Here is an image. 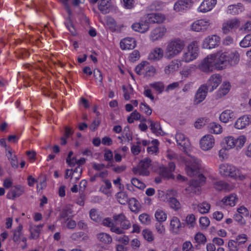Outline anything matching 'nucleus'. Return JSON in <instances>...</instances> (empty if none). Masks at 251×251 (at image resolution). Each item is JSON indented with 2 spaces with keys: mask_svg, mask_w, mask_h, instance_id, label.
Returning <instances> with one entry per match:
<instances>
[{
  "mask_svg": "<svg viewBox=\"0 0 251 251\" xmlns=\"http://www.w3.org/2000/svg\"><path fill=\"white\" fill-rule=\"evenodd\" d=\"M185 223L189 228H193L196 225V218L193 214L188 215L185 219Z\"/></svg>",
  "mask_w": 251,
  "mask_h": 251,
  "instance_id": "57",
  "label": "nucleus"
},
{
  "mask_svg": "<svg viewBox=\"0 0 251 251\" xmlns=\"http://www.w3.org/2000/svg\"><path fill=\"white\" fill-rule=\"evenodd\" d=\"M236 116L235 111L231 109H226L221 113L219 119L222 123L227 124L234 121Z\"/></svg>",
  "mask_w": 251,
  "mask_h": 251,
  "instance_id": "21",
  "label": "nucleus"
},
{
  "mask_svg": "<svg viewBox=\"0 0 251 251\" xmlns=\"http://www.w3.org/2000/svg\"><path fill=\"white\" fill-rule=\"evenodd\" d=\"M176 165L173 162H170L168 164V167H165L163 165H161L159 167V174L163 178L169 179H174L175 176L173 172L175 171Z\"/></svg>",
  "mask_w": 251,
  "mask_h": 251,
  "instance_id": "14",
  "label": "nucleus"
},
{
  "mask_svg": "<svg viewBox=\"0 0 251 251\" xmlns=\"http://www.w3.org/2000/svg\"><path fill=\"white\" fill-rule=\"evenodd\" d=\"M150 86L154 90L156 93L160 94L165 89L164 83L161 81H156L150 84Z\"/></svg>",
  "mask_w": 251,
  "mask_h": 251,
  "instance_id": "48",
  "label": "nucleus"
},
{
  "mask_svg": "<svg viewBox=\"0 0 251 251\" xmlns=\"http://www.w3.org/2000/svg\"><path fill=\"white\" fill-rule=\"evenodd\" d=\"M24 192V187L20 185L15 186L11 188L7 194V198L9 199L14 200L21 196Z\"/></svg>",
  "mask_w": 251,
  "mask_h": 251,
  "instance_id": "32",
  "label": "nucleus"
},
{
  "mask_svg": "<svg viewBox=\"0 0 251 251\" xmlns=\"http://www.w3.org/2000/svg\"><path fill=\"white\" fill-rule=\"evenodd\" d=\"M185 164V171L188 175L193 176L196 175L200 169V165L196 158H182Z\"/></svg>",
  "mask_w": 251,
  "mask_h": 251,
  "instance_id": "7",
  "label": "nucleus"
},
{
  "mask_svg": "<svg viewBox=\"0 0 251 251\" xmlns=\"http://www.w3.org/2000/svg\"><path fill=\"white\" fill-rule=\"evenodd\" d=\"M149 24L154 23H162L165 20V16L160 13H150L145 15Z\"/></svg>",
  "mask_w": 251,
  "mask_h": 251,
  "instance_id": "26",
  "label": "nucleus"
},
{
  "mask_svg": "<svg viewBox=\"0 0 251 251\" xmlns=\"http://www.w3.org/2000/svg\"><path fill=\"white\" fill-rule=\"evenodd\" d=\"M130 210L133 212H138L140 209L141 205L138 201L134 198L129 199L127 201Z\"/></svg>",
  "mask_w": 251,
  "mask_h": 251,
  "instance_id": "40",
  "label": "nucleus"
},
{
  "mask_svg": "<svg viewBox=\"0 0 251 251\" xmlns=\"http://www.w3.org/2000/svg\"><path fill=\"white\" fill-rule=\"evenodd\" d=\"M61 223L62 225H65L66 228L70 229H74L76 226V222L72 219H67Z\"/></svg>",
  "mask_w": 251,
  "mask_h": 251,
  "instance_id": "59",
  "label": "nucleus"
},
{
  "mask_svg": "<svg viewBox=\"0 0 251 251\" xmlns=\"http://www.w3.org/2000/svg\"><path fill=\"white\" fill-rule=\"evenodd\" d=\"M44 226L43 224L38 225L30 224L29 227V231L30 232L29 239H37L40 234V232Z\"/></svg>",
  "mask_w": 251,
  "mask_h": 251,
  "instance_id": "33",
  "label": "nucleus"
},
{
  "mask_svg": "<svg viewBox=\"0 0 251 251\" xmlns=\"http://www.w3.org/2000/svg\"><path fill=\"white\" fill-rule=\"evenodd\" d=\"M166 33L167 29L164 26H157L151 31L149 39L152 42L160 41L165 36Z\"/></svg>",
  "mask_w": 251,
  "mask_h": 251,
  "instance_id": "12",
  "label": "nucleus"
},
{
  "mask_svg": "<svg viewBox=\"0 0 251 251\" xmlns=\"http://www.w3.org/2000/svg\"><path fill=\"white\" fill-rule=\"evenodd\" d=\"M234 170L232 173L231 178L236 180L243 181L246 179L247 176L245 173H243L242 169L237 168L236 167L234 168Z\"/></svg>",
  "mask_w": 251,
  "mask_h": 251,
  "instance_id": "39",
  "label": "nucleus"
},
{
  "mask_svg": "<svg viewBox=\"0 0 251 251\" xmlns=\"http://www.w3.org/2000/svg\"><path fill=\"white\" fill-rule=\"evenodd\" d=\"M215 143V138L211 134L205 135L200 140V148L204 151L211 150L214 146Z\"/></svg>",
  "mask_w": 251,
  "mask_h": 251,
  "instance_id": "18",
  "label": "nucleus"
},
{
  "mask_svg": "<svg viewBox=\"0 0 251 251\" xmlns=\"http://www.w3.org/2000/svg\"><path fill=\"white\" fill-rule=\"evenodd\" d=\"M66 161L70 167L75 168L71 170L73 175H74L75 173H80L82 172L81 167L85 163L86 160L85 158H67Z\"/></svg>",
  "mask_w": 251,
  "mask_h": 251,
  "instance_id": "15",
  "label": "nucleus"
},
{
  "mask_svg": "<svg viewBox=\"0 0 251 251\" xmlns=\"http://www.w3.org/2000/svg\"><path fill=\"white\" fill-rule=\"evenodd\" d=\"M104 25L108 28H109L112 31H116L120 30V27L117 25L115 20L109 16L105 17Z\"/></svg>",
  "mask_w": 251,
  "mask_h": 251,
  "instance_id": "35",
  "label": "nucleus"
},
{
  "mask_svg": "<svg viewBox=\"0 0 251 251\" xmlns=\"http://www.w3.org/2000/svg\"><path fill=\"white\" fill-rule=\"evenodd\" d=\"M159 142L157 140L154 139L151 141L150 146L147 148V151L150 155H156L158 152Z\"/></svg>",
  "mask_w": 251,
  "mask_h": 251,
  "instance_id": "41",
  "label": "nucleus"
},
{
  "mask_svg": "<svg viewBox=\"0 0 251 251\" xmlns=\"http://www.w3.org/2000/svg\"><path fill=\"white\" fill-rule=\"evenodd\" d=\"M210 204L205 201L198 204L195 208L200 213L204 214L209 212L210 209Z\"/></svg>",
  "mask_w": 251,
  "mask_h": 251,
  "instance_id": "46",
  "label": "nucleus"
},
{
  "mask_svg": "<svg viewBox=\"0 0 251 251\" xmlns=\"http://www.w3.org/2000/svg\"><path fill=\"white\" fill-rule=\"evenodd\" d=\"M194 239L196 242L199 244H204L207 241L205 235L201 232H198L196 233Z\"/></svg>",
  "mask_w": 251,
  "mask_h": 251,
  "instance_id": "62",
  "label": "nucleus"
},
{
  "mask_svg": "<svg viewBox=\"0 0 251 251\" xmlns=\"http://www.w3.org/2000/svg\"><path fill=\"white\" fill-rule=\"evenodd\" d=\"M164 50L160 47H155L153 49L148 55L150 60L157 61L160 60L164 56Z\"/></svg>",
  "mask_w": 251,
  "mask_h": 251,
  "instance_id": "28",
  "label": "nucleus"
},
{
  "mask_svg": "<svg viewBox=\"0 0 251 251\" xmlns=\"http://www.w3.org/2000/svg\"><path fill=\"white\" fill-rule=\"evenodd\" d=\"M237 199V195L235 193H232L224 197L220 201V203L221 205L233 207L235 205Z\"/></svg>",
  "mask_w": 251,
  "mask_h": 251,
  "instance_id": "31",
  "label": "nucleus"
},
{
  "mask_svg": "<svg viewBox=\"0 0 251 251\" xmlns=\"http://www.w3.org/2000/svg\"><path fill=\"white\" fill-rule=\"evenodd\" d=\"M0 146L5 148L6 155L7 157L16 156V155L14 154L13 150L6 145V141L5 138L0 139Z\"/></svg>",
  "mask_w": 251,
  "mask_h": 251,
  "instance_id": "56",
  "label": "nucleus"
},
{
  "mask_svg": "<svg viewBox=\"0 0 251 251\" xmlns=\"http://www.w3.org/2000/svg\"><path fill=\"white\" fill-rule=\"evenodd\" d=\"M164 6V3L159 0L153 1L148 7V10L156 11L161 10Z\"/></svg>",
  "mask_w": 251,
  "mask_h": 251,
  "instance_id": "54",
  "label": "nucleus"
},
{
  "mask_svg": "<svg viewBox=\"0 0 251 251\" xmlns=\"http://www.w3.org/2000/svg\"><path fill=\"white\" fill-rule=\"evenodd\" d=\"M251 124V115H244L239 117L234 122L233 126L238 130L246 128Z\"/></svg>",
  "mask_w": 251,
  "mask_h": 251,
  "instance_id": "20",
  "label": "nucleus"
},
{
  "mask_svg": "<svg viewBox=\"0 0 251 251\" xmlns=\"http://www.w3.org/2000/svg\"><path fill=\"white\" fill-rule=\"evenodd\" d=\"M175 138L177 144L182 148V150L185 152L186 155L190 156L189 153L193 151V148L185 135L180 132H177Z\"/></svg>",
  "mask_w": 251,
  "mask_h": 251,
  "instance_id": "10",
  "label": "nucleus"
},
{
  "mask_svg": "<svg viewBox=\"0 0 251 251\" xmlns=\"http://www.w3.org/2000/svg\"><path fill=\"white\" fill-rule=\"evenodd\" d=\"M221 38L216 34L209 35L202 40L201 46L203 49L212 50L218 47L220 44Z\"/></svg>",
  "mask_w": 251,
  "mask_h": 251,
  "instance_id": "8",
  "label": "nucleus"
},
{
  "mask_svg": "<svg viewBox=\"0 0 251 251\" xmlns=\"http://www.w3.org/2000/svg\"><path fill=\"white\" fill-rule=\"evenodd\" d=\"M154 217L158 222L163 223L166 221L167 215L164 210L158 209L155 211Z\"/></svg>",
  "mask_w": 251,
  "mask_h": 251,
  "instance_id": "44",
  "label": "nucleus"
},
{
  "mask_svg": "<svg viewBox=\"0 0 251 251\" xmlns=\"http://www.w3.org/2000/svg\"><path fill=\"white\" fill-rule=\"evenodd\" d=\"M103 181L104 184L101 185L100 190L107 196L110 197L112 195V191L111 190L112 184L108 179H104Z\"/></svg>",
  "mask_w": 251,
  "mask_h": 251,
  "instance_id": "38",
  "label": "nucleus"
},
{
  "mask_svg": "<svg viewBox=\"0 0 251 251\" xmlns=\"http://www.w3.org/2000/svg\"><path fill=\"white\" fill-rule=\"evenodd\" d=\"M221 81V76L219 74H214L209 77L205 85L208 87V91L211 92L217 88Z\"/></svg>",
  "mask_w": 251,
  "mask_h": 251,
  "instance_id": "25",
  "label": "nucleus"
},
{
  "mask_svg": "<svg viewBox=\"0 0 251 251\" xmlns=\"http://www.w3.org/2000/svg\"><path fill=\"white\" fill-rule=\"evenodd\" d=\"M168 203L170 208L175 211H177L181 209V203L176 197L171 198Z\"/></svg>",
  "mask_w": 251,
  "mask_h": 251,
  "instance_id": "50",
  "label": "nucleus"
},
{
  "mask_svg": "<svg viewBox=\"0 0 251 251\" xmlns=\"http://www.w3.org/2000/svg\"><path fill=\"white\" fill-rule=\"evenodd\" d=\"M239 45L241 48H248L251 46V34L245 36L240 42Z\"/></svg>",
  "mask_w": 251,
  "mask_h": 251,
  "instance_id": "58",
  "label": "nucleus"
},
{
  "mask_svg": "<svg viewBox=\"0 0 251 251\" xmlns=\"http://www.w3.org/2000/svg\"><path fill=\"white\" fill-rule=\"evenodd\" d=\"M185 46V42L179 38H175L169 42L165 50L166 57L173 58L180 54Z\"/></svg>",
  "mask_w": 251,
  "mask_h": 251,
  "instance_id": "3",
  "label": "nucleus"
},
{
  "mask_svg": "<svg viewBox=\"0 0 251 251\" xmlns=\"http://www.w3.org/2000/svg\"><path fill=\"white\" fill-rule=\"evenodd\" d=\"M196 67L195 65L191 64L185 67H184L180 72V74L182 77H188L196 69Z\"/></svg>",
  "mask_w": 251,
  "mask_h": 251,
  "instance_id": "51",
  "label": "nucleus"
},
{
  "mask_svg": "<svg viewBox=\"0 0 251 251\" xmlns=\"http://www.w3.org/2000/svg\"><path fill=\"white\" fill-rule=\"evenodd\" d=\"M208 88L206 85H201L198 89L194 100V104H199L202 102L205 99Z\"/></svg>",
  "mask_w": 251,
  "mask_h": 251,
  "instance_id": "23",
  "label": "nucleus"
},
{
  "mask_svg": "<svg viewBox=\"0 0 251 251\" xmlns=\"http://www.w3.org/2000/svg\"><path fill=\"white\" fill-rule=\"evenodd\" d=\"M239 245L237 242L234 240H229L227 242V248L228 251H239Z\"/></svg>",
  "mask_w": 251,
  "mask_h": 251,
  "instance_id": "64",
  "label": "nucleus"
},
{
  "mask_svg": "<svg viewBox=\"0 0 251 251\" xmlns=\"http://www.w3.org/2000/svg\"><path fill=\"white\" fill-rule=\"evenodd\" d=\"M151 166L150 158H145L140 161L138 165L133 168V172L136 175L148 176L150 174L149 168Z\"/></svg>",
  "mask_w": 251,
  "mask_h": 251,
  "instance_id": "9",
  "label": "nucleus"
},
{
  "mask_svg": "<svg viewBox=\"0 0 251 251\" xmlns=\"http://www.w3.org/2000/svg\"><path fill=\"white\" fill-rule=\"evenodd\" d=\"M244 10L243 5L241 3L231 4L227 6L226 12L227 13L233 15H238Z\"/></svg>",
  "mask_w": 251,
  "mask_h": 251,
  "instance_id": "34",
  "label": "nucleus"
},
{
  "mask_svg": "<svg viewBox=\"0 0 251 251\" xmlns=\"http://www.w3.org/2000/svg\"><path fill=\"white\" fill-rule=\"evenodd\" d=\"M97 238L100 242L105 244H109L112 242L111 236L104 232H101L97 234Z\"/></svg>",
  "mask_w": 251,
  "mask_h": 251,
  "instance_id": "47",
  "label": "nucleus"
},
{
  "mask_svg": "<svg viewBox=\"0 0 251 251\" xmlns=\"http://www.w3.org/2000/svg\"><path fill=\"white\" fill-rule=\"evenodd\" d=\"M212 26L211 20L207 18H203L194 21L191 24L190 28L193 31L200 32L208 30Z\"/></svg>",
  "mask_w": 251,
  "mask_h": 251,
  "instance_id": "6",
  "label": "nucleus"
},
{
  "mask_svg": "<svg viewBox=\"0 0 251 251\" xmlns=\"http://www.w3.org/2000/svg\"><path fill=\"white\" fill-rule=\"evenodd\" d=\"M149 63L147 61L142 62L136 67L135 71L138 75H144Z\"/></svg>",
  "mask_w": 251,
  "mask_h": 251,
  "instance_id": "55",
  "label": "nucleus"
},
{
  "mask_svg": "<svg viewBox=\"0 0 251 251\" xmlns=\"http://www.w3.org/2000/svg\"><path fill=\"white\" fill-rule=\"evenodd\" d=\"M120 44L122 50H132L136 47V41L133 38L126 37L121 40Z\"/></svg>",
  "mask_w": 251,
  "mask_h": 251,
  "instance_id": "27",
  "label": "nucleus"
},
{
  "mask_svg": "<svg viewBox=\"0 0 251 251\" xmlns=\"http://www.w3.org/2000/svg\"><path fill=\"white\" fill-rule=\"evenodd\" d=\"M111 6V0H100L99 3V10L103 13L109 12Z\"/></svg>",
  "mask_w": 251,
  "mask_h": 251,
  "instance_id": "45",
  "label": "nucleus"
},
{
  "mask_svg": "<svg viewBox=\"0 0 251 251\" xmlns=\"http://www.w3.org/2000/svg\"><path fill=\"white\" fill-rule=\"evenodd\" d=\"M131 27L136 32L144 33L149 30L150 25L144 15L138 22L133 24Z\"/></svg>",
  "mask_w": 251,
  "mask_h": 251,
  "instance_id": "19",
  "label": "nucleus"
},
{
  "mask_svg": "<svg viewBox=\"0 0 251 251\" xmlns=\"http://www.w3.org/2000/svg\"><path fill=\"white\" fill-rule=\"evenodd\" d=\"M114 158H105V162L102 163H93V168L96 170H101L105 167H112L113 166L112 162Z\"/></svg>",
  "mask_w": 251,
  "mask_h": 251,
  "instance_id": "37",
  "label": "nucleus"
},
{
  "mask_svg": "<svg viewBox=\"0 0 251 251\" xmlns=\"http://www.w3.org/2000/svg\"><path fill=\"white\" fill-rule=\"evenodd\" d=\"M73 213V210L72 209V207L70 205L66 206L63 209L60 214V220L61 222L63 220H67V219H70V217H72Z\"/></svg>",
  "mask_w": 251,
  "mask_h": 251,
  "instance_id": "43",
  "label": "nucleus"
},
{
  "mask_svg": "<svg viewBox=\"0 0 251 251\" xmlns=\"http://www.w3.org/2000/svg\"><path fill=\"white\" fill-rule=\"evenodd\" d=\"M183 224L182 223L176 216H173L169 220V229L173 235H178L182 231L183 228Z\"/></svg>",
  "mask_w": 251,
  "mask_h": 251,
  "instance_id": "13",
  "label": "nucleus"
},
{
  "mask_svg": "<svg viewBox=\"0 0 251 251\" xmlns=\"http://www.w3.org/2000/svg\"><path fill=\"white\" fill-rule=\"evenodd\" d=\"M199 54V47L197 41H192L186 47L183 51L181 57V62L186 63H190L196 60Z\"/></svg>",
  "mask_w": 251,
  "mask_h": 251,
  "instance_id": "4",
  "label": "nucleus"
},
{
  "mask_svg": "<svg viewBox=\"0 0 251 251\" xmlns=\"http://www.w3.org/2000/svg\"><path fill=\"white\" fill-rule=\"evenodd\" d=\"M148 123L150 124L152 132L155 135L162 136L164 134L159 122L150 120Z\"/></svg>",
  "mask_w": 251,
  "mask_h": 251,
  "instance_id": "36",
  "label": "nucleus"
},
{
  "mask_svg": "<svg viewBox=\"0 0 251 251\" xmlns=\"http://www.w3.org/2000/svg\"><path fill=\"white\" fill-rule=\"evenodd\" d=\"M239 61L240 55L237 51L221 50L207 55L199 62L197 68L202 72L209 73L234 66Z\"/></svg>",
  "mask_w": 251,
  "mask_h": 251,
  "instance_id": "1",
  "label": "nucleus"
},
{
  "mask_svg": "<svg viewBox=\"0 0 251 251\" xmlns=\"http://www.w3.org/2000/svg\"><path fill=\"white\" fill-rule=\"evenodd\" d=\"M181 64V60L175 59L172 60L168 65L164 68V73L166 75H169L177 71Z\"/></svg>",
  "mask_w": 251,
  "mask_h": 251,
  "instance_id": "29",
  "label": "nucleus"
},
{
  "mask_svg": "<svg viewBox=\"0 0 251 251\" xmlns=\"http://www.w3.org/2000/svg\"><path fill=\"white\" fill-rule=\"evenodd\" d=\"M231 85L229 82L224 81L222 83L219 90V95L220 97H223L226 95L230 89Z\"/></svg>",
  "mask_w": 251,
  "mask_h": 251,
  "instance_id": "53",
  "label": "nucleus"
},
{
  "mask_svg": "<svg viewBox=\"0 0 251 251\" xmlns=\"http://www.w3.org/2000/svg\"><path fill=\"white\" fill-rule=\"evenodd\" d=\"M206 178L202 174L198 176L197 180H193L190 182L189 186L185 190L189 193H197L200 191V187L205 181Z\"/></svg>",
  "mask_w": 251,
  "mask_h": 251,
  "instance_id": "16",
  "label": "nucleus"
},
{
  "mask_svg": "<svg viewBox=\"0 0 251 251\" xmlns=\"http://www.w3.org/2000/svg\"><path fill=\"white\" fill-rule=\"evenodd\" d=\"M214 187L218 191H229V185L228 183L223 181H216L213 184Z\"/></svg>",
  "mask_w": 251,
  "mask_h": 251,
  "instance_id": "49",
  "label": "nucleus"
},
{
  "mask_svg": "<svg viewBox=\"0 0 251 251\" xmlns=\"http://www.w3.org/2000/svg\"><path fill=\"white\" fill-rule=\"evenodd\" d=\"M208 129L210 132L214 134H220L223 132L222 126L218 123L212 122L208 125Z\"/></svg>",
  "mask_w": 251,
  "mask_h": 251,
  "instance_id": "42",
  "label": "nucleus"
},
{
  "mask_svg": "<svg viewBox=\"0 0 251 251\" xmlns=\"http://www.w3.org/2000/svg\"><path fill=\"white\" fill-rule=\"evenodd\" d=\"M113 218V221H112V222L114 223L115 225H116L117 226L120 225L127 219L125 215L123 213L114 215Z\"/></svg>",
  "mask_w": 251,
  "mask_h": 251,
  "instance_id": "61",
  "label": "nucleus"
},
{
  "mask_svg": "<svg viewBox=\"0 0 251 251\" xmlns=\"http://www.w3.org/2000/svg\"><path fill=\"white\" fill-rule=\"evenodd\" d=\"M90 217L92 220L99 223L101 220V217L97 210L92 209L89 212Z\"/></svg>",
  "mask_w": 251,
  "mask_h": 251,
  "instance_id": "63",
  "label": "nucleus"
},
{
  "mask_svg": "<svg viewBox=\"0 0 251 251\" xmlns=\"http://www.w3.org/2000/svg\"><path fill=\"white\" fill-rule=\"evenodd\" d=\"M116 198L120 203L124 205L126 204L129 200L127 193L122 191L116 194Z\"/></svg>",
  "mask_w": 251,
  "mask_h": 251,
  "instance_id": "52",
  "label": "nucleus"
},
{
  "mask_svg": "<svg viewBox=\"0 0 251 251\" xmlns=\"http://www.w3.org/2000/svg\"><path fill=\"white\" fill-rule=\"evenodd\" d=\"M235 166L227 163L221 164L219 167V171L220 175L224 176L232 177V173L234 170Z\"/></svg>",
  "mask_w": 251,
  "mask_h": 251,
  "instance_id": "30",
  "label": "nucleus"
},
{
  "mask_svg": "<svg viewBox=\"0 0 251 251\" xmlns=\"http://www.w3.org/2000/svg\"><path fill=\"white\" fill-rule=\"evenodd\" d=\"M139 220L144 225H149L151 223L150 216L147 213H142L139 216Z\"/></svg>",
  "mask_w": 251,
  "mask_h": 251,
  "instance_id": "60",
  "label": "nucleus"
},
{
  "mask_svg": "<svg viewBox=\"0 0 251 251\" xmlns=\"http://www.w3.org/2000/svg\"><path fill=\"white\" fill-rule=\"evenodd\" d=\"M177 191L175 189H168L166 191L159 190L157 191L158 198L162 201L168 202L173 197H176Z\"/></svg>",
  "mask_w": 251,
  "mask_h": 251,
  "instance_id": "24",
  "label": "nucleus"
},
{
  "mask_svg": "<svg viewBox=\"0 0 251 251\" xmlns=\"http://www.w3.org/2000/svg\"><path fill=\"white\" fill-rule=\"evenodd\" d=\"M241 24L239 19L233 18L225 20L222 25V31L224 34H228L238 28Z\"/></svg>",
  "mask_w": 251,
  "mask_h": 251,
  "instance_id": "11",
  "label": "nucleus"
},
{
  "mask_svg": "<svg viewBox=\"0 0 251 251\" xmlns=\"http://www.w3.org/2000/svg\"><path fill=\"white\" fill-rule=\"evenodd\" d=\"M102 224L104 226L110 227V230L114 233L118 234H122L125 233V230L128 229L131 227V223L130 221L126 219L120 225L121 227L115 225L114 223L109 218H106L103 220Z\"/></svg>",
  "mask_w": 251,
  "mask_h": 251,
  "instance_id": "5",
  "label": "nucleus"
},
{
  "mask_svg": "<svg viewBox=\"0 0 251 251\" xmlns=\"http://www.w3.org/2000/svg\"><path fill=\"white\" fill-rule=\"evenodd\" d=\"M194 4L192 0H178L174 4L173 9L177 13H184L191 8Z\"/></svg>",
  "mask_w": 251,
  "mask_h": 251,
  "instance_id": "17",
  "label": "nucleus"
},
{
  "mask_svg": "<svg viewBox=\"0 0 251 251\" xmlns=\"http://www.w3.org/2000/svg\"><path fill=\"white\" fill-rule=\"evenodd\" d=\"M217 0H203L197 8L199 13H206L212 10L217 4Z\"/></svg>",
  "mask_w": 251,
  "mask_h": 251,
  "instance_id": "22",
  "label": "nucleus"
},
{
  "mask_svg": "<svg viewBox=\"0 0 251 251\" xmlns=\"http://www.w3.org/2000/svg\"><path fill=\"white\" fill-rule=\"evenodd\" d=\"M247 141V137L244 135H241L236 138L232 136L225 137L222 149L219 151V157H225L230 154L232 149L237 151L241 149Z\"/></svg>",
  "mask_w": 251,
  "mask_h": 251,
  "instance_id": "2",
  "label": "nucleus"
}]
</instances>
